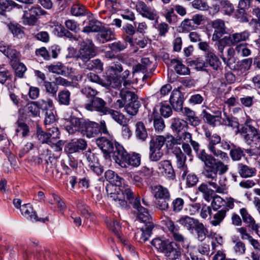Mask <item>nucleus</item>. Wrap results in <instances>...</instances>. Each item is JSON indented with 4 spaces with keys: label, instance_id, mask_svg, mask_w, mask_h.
Returning a JSON list of instances; mask_svg holds the SVG:
<instances>
[{
    "label": "nucleus",
    "instance_id": "nucleus-62",
    "mask_svg": "<svg viewBox=\"0 0 260 260\" xmlns=\"http://www.w3.org/2000/svg\"><path fill=\"white\" fill-rule=\"evenodd\" d=\"M38 102H32L27 105L28 113L34 117L39 116L40 110Z\"/></svg>",
    "mask_w": 260,
    "mask_h": 260
},
{
    "label": "nucleus",
    "instance_id": "nucleus-36",
    "mask_svg": "<svg viewBox=\"0 0 260 260\" xmlns=\"http://www.w3.org/2000/svg\"><path fill=\"white\" fill-rule=\"evenodd\" d=\"M166 142V138L163 136H157L153 137L149 142V149L161 150Z\"/></svg>",
    "mask_w": 260,
    "mask_h": 260
},
{
    "label": "nucleus",
    "instance_id": "nucleus-23",
    "mask_svg": "<svg viewBox=\"0 0 260 260\" xmlns=\"http://www.w3.org/2000/svg\"><path fill=\"white\" fill-rule=\"evenodd\" d=\"M20 211L22 215L27 218H29L31 220H34L35 221H42L45 222L46 220H48L46 217L39 218L37 215L36 212L35 211L30 204H23L21 208H20Z\"/></svg>",
    "mask_w": 260,
    "mask_h": 260
},
{
    "label": "nucleus",
    "instance_id": "nucleus-11",
    "mask_svg": "<svg viewBox=\"0 0 260 260\" xmlns=\"http://www.w3.org/2000/svg\"><path fill=\"white\" fill-rule=\"evenodd\" d=\"M87 146V142L84 139H74L64 146V151L70 157L73 153L85 150Z\"/></svg>",
    "mask_w": 260,
    "mask_h": 260
},
{
    "label": "nucleus",
    "instance_id": "nucleus-46",
    "mask_svg": "<svg viewBox=\"0 0 260 260\" xmlns=\"http://www.w3.org/2000/svg\"><path fill=\"white\" fill-rule=\"evenodd\" d=\"M9 30L13 34L14 37L18 38H22L24 36L23 27L17 23H10L8 24Z\"/></svg>",
    "mask_w": 260,
    "mask_h": 260
},
{
    "label": "nucleus",
    "instance_id": "nucleus-39",
    "mask_svg": "<svg viewBox=\"0 0 260 260\" xmlns=\"http://www.w3.org/2000/svg\"><path fill=\"white\" fill-rule=\"evenodd\" d=\"M36 135L38 140L42 144L51 145L55 143V142L51 141L48 132L43 131L40 127L37 128Z\"/></svg>",
    "mask_w": 260,
    "mask_h": 260
},
{
    "label": "nucleus",
    "instance_id": "nucleus-6",
    "mask_svg": "<svg viewBox=\"0 0 260 260\" xmlns=\"http://www.w3.org/2000/svg\"><path fill=\"white\" fill-rule=\"evenodd\" d=\"M151 243L159 252L170 259H176L181 254L180 247L173 241L162 240L159 238L153 239Z\"/></svg>",
    "mask_w": 260,
    "mask_h": 260
},
{
    "label": "nucleus",
    "instance_id": "nucleus-7",
    "mask_svg": "<svg viewBox=\"0 0 260 260\" xmlns=\"http://www.w3.org/2000/svg\"><path fill=\"white\" fill-rule=\"evenodd\" d=\"M239 133L246 144L260 149V132L252 125L249 124L238 129Z\"/></svg>",
    "mask_w": 260,
    "mask_h": 260
},
{
    "label": "nucleus",
    "instance_id": "nucleus-42",
    "mask_svg": "<svg viewBox=\"0 0 260 260\" xmlns=\"http://www.w3.org/2000/svg\"><path fill=\"white\" fill-rule=\"evenodd\" d=\"M106 114H109L113 120L120 125L125 122L124 115L118 111L109 108L106 111Z\"/></svg>",
    "mask_w": 260,
    "mask_h": 260
},
{
    "label": "nucleus",
    "instance_id": "nucleus-17",
    "mask_svg": "<svg viewBox=\"0 0 260 260\" xmlns=\"http://www.w3.org/2000/svg\"><path fill=\"white\" fill-rule=\"evenodd\" d=\"M87 120L83 118L71 117L70 125L66 126V129L70 134H73L75 132L83 133V130Z\"/></svg>",
    "mask_w": 260,
    "mask_h": 260
},
{
    "label": "nucleus",
    "instance_id": "nucleus-27",
    "mask_svg": "<svg viewBox=\"0 0 260 260\" xmlns=\"http://www.w3.org/2000/svg\"><path fill=\"white\" fill-rule=\"evenodd\" d=\"M182 114L186 116L188 124L193 127H197L202 123V120L197 116L195 112L188 108H184Z\"/></svg>",
    "mask_w": 260,
    "mask_h": 260
},
{
    "label": "nucleus",
    "instance_id": "nucleus-31",
    "mask_svg": "<svg viewBox=\"0 0 260 260\" xmlns=\"http://www.w3.org/2000/svg\"><path fill=\"white\" fill-rule=\"evenodd\" d=\"M104 25L100 21L95 19H89L87 25L83 28L84 32H99L103 28Z\"/></svg>",
    "mask_w": 260,
    "mask_h": 260
},
{
    "label": "nucleus",
    "instance_id": "nucleus-43",
    "mask_svg": "<svg viewBox=\"0 0 260 260\" xmlns=\"http://www.w3.org/2000/svg\"><path fill=\"white\" fill-rule=\"evenodd\" d=\"M121 187L116 186L112 184H108L106 189L108 195L115 201H118L119 192H120Z\"/></svg>",
    "mask_w": 260,
    "mask_h": 260
},
{
    "label": "nucleus",
    "instance_id": "nucleus-19",
    "mask_svg": "<svg viewBox=\"0 0 260 260\" xmlns=\"http://www.w3.org/2000/svg\"><path fill=\"white\" fill-rule=\"evenodd\" d=\"M96 143L106 158L109 157L110 153L113 152L115 150L113 142L106 138H100L96 140Z\"/></svg>",
    "mask_w": 260,
    "mask_h": 260
},
{
    "label": "nucleus",
    "instance_id": "nucleus-25",
    "mask_svg": "<svg viewBox=\"0 0 260 260\" xmlns=\"http://www.w3.org/2000/svg\"><path fill=\"white\" fill-rule=\"evenodd\" d=\"M172 153L175 157L177 167L182 169L184 171L183 176L185 175L186 170V166L185 165L186 155L182 152L181 149L177 147L173 148Z\"/></svg>",
    "mask_w": 260,
    "mask_h": 260
},
{
    "label": "nucleus",
    "instance_id": "nucleus-60",
    "mask_svg": "<svg viewBox=\"0 0 260 260\" xmlns=\"http://www.w3.org/2000/svg\"><path fill=\"white\" fill-rule=\"evenodd\" d=\"M246 43H241L236 46L235 50L237 53L243 56H248L251 53L250 50Z\"/></svg>",
    "mask_w": 260,
    "mask_h": 260
},
{
    "label": "nucleus",
    "instance_id": "nucleus-5",
    "mask_svg": "<svg viewBox=\"0 0 260 260\" xmlns=\"http://www.w3.org/2000/svg\"><path fill=\"white\" fill-rule=\"evenodd\" d=\"M113 153V158L115 162L123 168L129 166L136 167L140 165L141 157L139 154H130L119 144L115 145Z\"/></svg>",
    "mask_w": 260,
    "mask_h": 260
},
{
    "label": "nucleus",
    "instance_id": "nucleus-55",
    "mask_svg": "<svg viewBox=\"0 0 260 260\" xmlns=\"http://www.w3.org/2000/svg\"><path fill=\"white\" fill-rule=\"evenodd\" d=\"M221 8L224 13L228 15H231L234 11L233 5L227 0L222 1L220 2Z\"/></svg>",
    "mask_w": 260,
    "mask_h": 260
},
{
    "label": "nucleus",
    "instance_id": "nucleus-49",
    "mask_svg": "<svg viewBox=\"0 0 260 260\" xmlns=\"http://www.w3.org/2000/svg\"><path fill=\"white\" fill-rule=\"evenodd\" d=\"M43 85L45 88L46 93L50 94L52 96H56L58 87L55 82L44 81Z\"/></svg>",
    "mask_w": 260,
    "mask_h": 260
},
{
    "label": "nucleus",
    "instance_id": "nucleus-35",
    "mask_svg": "<svg viewBox=\"0 0 260 260\" xmlns=\"http://www.w3.org/2000/svg\"><path fill=\"white\" fill-rule=\"evenodd\" d=\"M221 125L230 126L233 128H239V123L238 119L232 116L228 115L225 112H223V116H222Z\"/></svg>",
    "mask_w": 260,
    "mask_h": 260
},
{
    "label": "nucleus",
    "instance_id": "nucleus-1",
    "mask_svg": "<svg viewBox=\"0 0 260 260\" xmlns=\"http://www.w3.org/2000/svg\"><path fill=\"white\" fill-rule=\"evenodd\" d=\"M118 201L122 207H126L128 202L136 209L137 212V218L141 223L140 230L135 234V239L141 243L147 241L152 234L154 224L152 221L148 210L140 204V198H135L134 192L128 187L121 186Z\"/></svg>",
    "mask_w": 260,
    "mask_h": 260
},
{
    "label": "nucleus",
    "instance_id": "nucleus-58",
    "mask_svg": "<svg viewBox=\"0 0 260 260\" xmlns=\"http://www.w3.org/2000/svg\"><path fill=\"white\" fill-rule=\"evenodd\" d=\"M106 6L113 13L121 9L120 4L117 0H106Z\"/></svg>",
    "mask_w": 260,
    "mask_h": 260
},
{
    "label": "nucleus",
    "instance_id": "nucleus-29",
    "mask_svg": "<svg viewBox=\"0 0 260 260\" xmlns=\"http://www.w3.org/2000/svg\"><path fill=\"white\" fill-rule=\"evenodd\" d=\"M252 63V58L244 59L241 61L238 62L234 67V71L236 72L238 76L246 75L247 71L250 69Z\"/></svg>",
    "mask_w": 260,
    "mask_h": 260
},
{
    "label": "nucleus",
    "instance_id": "nucleus-3",
    "mask_svg": "<svg viewBox=\"0 0 260 260\" xmlns=\"http://www.w3.org/2000/svg\"><path fill=\"white\" fill-rule=\"evenodd\" d=\"M96 54V48L92 40L86 39L81 43V47L76 56L79 66L89 70L93 69L100 72L103 70V64L99 59L90 60Z\"/></svg>",
    "mask_w": 260,
    "mask_h": 260
},
{
    "label": "nucleus",
    "instance_id": "nucleus-32",
    "mask_svg": "<svg viewBox=\"0 0 260 260\" xmlns=\"http://www.w3.org/2000/svg\"><path fill=\"white\" fill-rule=\"evenodd\" d=\"M198 219L187 215L181 216L177 220L180 224L186 228L188 230H193L194 226L197 223H198Z\"/></svg>",
    "mask_w": 260,
    "mask_h": 260
},
{
    "label": "nucleus",
    "instance_id": "nucleus-28",
    "mask_svg": "<svg viewBox=\"0 0 260 260\" xmlns=\"http://www.w3.org/2000/svg\"><path fill=\"white\" fill-rule=\"evenodd\" d=\"M100 125L95 122L87 121L82 134L88 138L95 137L100 133Z\"/></svg>",
    "mask_w": 260,
    "mask_h": 260
},
{
    "label": "nucleus",
    "instance_id": "nucleus-57",
    "mask_svg": "<svg viewBox=\"0 0 260 260\" xmlns=\"http://www.w3.org/2000/svg\"><path fill=\"white\" fill-rule=\"evenodd\" d=\"M184 201L181 198H177L173 200L172 202V210L175 213H179L183 208Z\"/></svg>",
    "mask_w": 260,
    "mask_h": 260
},
{
    "label": "nucleus",
    "instance_id": "nucleus-53",
    "mask_svg": "<svg viewBox=\"0 0 260 260\" xmlns=\"http://www.w3.org/2000/svg\"><path fill=\"white\" fill-rule=\"evenodd\" d=\"M5 55L10 59L12 61L17 62L19 61L20 53L16 49L11 46H9Z\"/></svg>",
    "mask_w": 260,
    "mask_h": 260
},
{
    "label": "nucleus",
    "instance_id": "nucleus-37",
    "mask_svg": "<svg viewBox=\"0 0 260 260\" xmlns=\"http://www.w3.org/2000/svg\"><path fill=\"white\" fill-rule=\"evenodd\" d=\"M99 32H100L96 35V39L100 43L103 44L112 40L113 33L110 29L104 26L102 30Z\"/></svg>",
    "mask_w": 260,
    "mask_h": 260
},
{
    "label": "nucleus",
    "instance_id": "nucleus-20",
    "mask_svg": "<svg viewBox=\"0 0 260 260\" xmlns=\"http://www.w3.org/2000/svg\"><path fill=\"white\" fill-rule=\"evenodd\" d=\"M240 213L244 222L247 223L249 228L260 236V224L255 223V221L249 214L247 210L245 208H241L240 210Z\"/></svg>",
    "mask_w": 260,
    "mask_h": 260
},
{
    "label": "nucleus",
    "instance_id": "nucleus-51",
    "mask_svg": "<svg viewBox=\"0 0 260 260\" xmlns=\"http://www.w3.org/2000/svg\"><path fill=\"white\" fill-rule=\"evenodd\" d=\"M16 124H17V128L16 129L17 135L21 132L20 135L23 137L27 136L29 133V128L27 125L20 120H18Z\"/></svg>",
    "mask_w": 260,
    "mask_h": 260
},
{
    "label": "nucleus",
    "instance_id": "nucleus-64",
    "mask_svg": "<svg viewBox=\"0 0 260 260\" xmlns=\"http://www.w3.org/2000/svg\"><path fill=\"white\" fill-rule=\"evenodd\" d=\"M11 79V73L4 66H0V83L4 84L7 80Z\"/></svg>",
    "mask_w": 260,
    "mask_h": 260
},
{
    "label": "nucleus",
    "instance_id": "nucleus-12",
    "mask_svg": "<svg viewBox=\"0 0 260 260\" xmlns=\"http://www.w3.org/2000/svg\"><path fill=\"white\" fill-rule=\"evenodd\" d=\"M235 200L229 198L224 200L218 196L214 197L211 203V207L214 211L226 210H229L234 207Z\"/></svg>",
    "mask_w": 260,
    "mask_h": 260
},
{
    "label": "nucleus",
    "instance_id": "nucleus-52",
    "mask_svg": "<svg viewBox=\"0 0 260 260\" xmlns=\"http://www.w3.org/2000/svg\"><path fill=\"white\" fill-rule=\"evenodd\" d=\"M71 13L75 16H81L85 14V7L79 3L73 4L71 8Z\"/></svg>",
    "mask_w": 260,
    "mask_h": 260
},
{
    "label": "nucleus",
    "instance_id": "nucleus-14",
    "mask_svg": "<svg viewBox=\"0 0 260 260\" xmlns=\"http://www.w3.org/2000/svg\"><path fill=\"white\" fill-rule=\"evenodd\" d=\"M136 9L143 17L150 20H157L158 17L156 11L154 9L147 6L144 2L138 1L136 5Z\"/></svg>",
    "mask_w": 260,
    "mask_h": 260
},
{
    "label": "nucleus",
    "instance_id": "nucleus-33",
    "mask_svg": "<svg viewBox=\"0 0 260 260\" xmlns=\"http://www.w3.org/2000/svg\"><path fill=\"white\" fill-rule=\"evenodd\" d=\"M188 126L187 122L182 119L174 118L171 121V128L173 132L178 134Z\"/></svg>",
    "mask_w": 260,
    "mask_h": 260
},
{
    "label": "nucleus",
    "instance_id": "nucleus-8",
    "mask_svg": "<svg viewBox=\"0 0 260 260\" xmlns=\"http://www.w3.org/2000/svg\"><path fill=\"white\" fill-rule=\"evenodd\" d=\"M204 135L208 142L207 147L209 150L216 157H219L221 159L228 158V154L216 148V146L221 143V137L217 134H212L208 128H204Z\"/></svg>",
    "mask_w": 260,
    "mask_h": 260
},
{
    "label": "nucleus",
    "instance_id": "nucleus-38",
    "mask_svg": "<svg viewBox=\"0 0 260 260\" xmlns=\"http://www.w3.org/2000/svg\"><path fill=\"white\" fill-rule=\"evenodd\" d=\"M56 100L59 105L69 106L71 101L70 92L66 89L60 90L58 93Z\"/></svg>",
    "mask_w": 260,
    "mask_h": 260
},
{
    "label": "nucleus",
    "instance_id": "nucleus-2",
    "mask_svg": "<svg viewBox=\"0 0 260 260\" xmlns=\"http://www.w3.org/2000/svg\"><path fill=\"white\" fill-rule=\"evenodd\" d=\"M198 158L204 163V174L208 179H216L217 173L220 175L225 174L229 170V167L222 161L215 158L212 155L208 154L204 149L200 150L199 142L192 140L190 142Z\"/></svg>",
    "mask_w": 260,
    "mask_h": 260
},
{
    "label": "nucleus",
    "instance_id": "nucleus-50",
    "mask_svg": "<svg viewBox=\"0 0 260 260\" xmlns=\"http://www.w3.org/2000/svg\"><path fill=\"white\" fill-rule=\"evenodd\" d=\"M54 32L60 37H66L68 38H72L73 37V34L60 24L55 25Z\"/></svg>",
    "mask_w": 260,
    "mask_h": 260
},
{
    "label": "nucleus",
    "instance_id": "nucleus-10",
    "mask_svg": "<svg viewBox=\"0 0 260 260\" xmlns=\"http://www.w3.org/2000/svg\"><path fill=\"white\" fill-rule=\"evenodd\" d=\"M166 225L171 234V237L179 247L182 246L183 248L188 247V243L187 239L180 232V227L177 224L170 220L166 222Z\"/></svg>",
    "mask_w": 260,
    "mask_h": 260
},
{
    "label": "nucleus",
    "instance_id": "nucleus-41",
    "mask_svg": "<svg viewBox=\"0 0 260 260\" xmlns=\"http://www.w3.org/2000/svg\"><path fill=\"white\" fill-rule=\"evenodd\" d=\"M230 155L232 160L239 161L245 155L243 150L241 147L233 145L230 151Z\"/></svg>",
    "mask_w": 260,
    "mask_h": 260
},
{
    "label": "nucleus",
    "instance_id": "nucleus-18",
    "mask_svg": "<svg viewBox=\"0 0 260 260\" xmlns=\"http://www.w3.org/2000/svg\"><path fill=\"white\" fill-rule=\"evenodd\" d=\"M211 25L214 30L212 36L213 41L218 40L223 35L227 33L224 21L222 19H217L212 21Z\"/></svg>",
    "mask_w": 260,
    "mask_h": 260
},
{
    "label": "nucleus",
    "instance_id": "nucleus-13",
    "mask_svg": "<svg viewBox=\"0 0 260 260\" xmlns=\"http://www.w3.org/2000/svg\"><path fill=\"white\" fill-rule=\"evenodd\" d=\"M85 108L87 110L95 111L103 115H106V111L109 108L107 107L106 102L102 98L97 96L93 98L91 101L86 104Z\"/></svg>",
    "mask_w": 260,
    "mask_h": 260
},
{
    "label": "nucleus",
    "instance_id": "nucleus-21",
    "mask_svg": "<svg viewBox=\"0 0 260 260\" xmlns=\"http://www.w3.org/2000/svg\"><path fill=\"white\" fill-rule=\"evenodd\" d=\"M151 192L156 199H170L171 195L169 189L159 184L150 186Z\"/></svg>",
    "mask_w": 260,
    "mask_h": 260
},
{
    "label": "nucleus",
    "instance_id": "nucleus-26",
    "mask_svg": "<svg viewBox=\"0 0 260 260\" xmlns=\"http://www.w3.org/2000/svg\"><path fill=\"white\" fill-rule=\"evenodd\" d=\"M205 61L207 67L209 66L216 71L221 70V62L214 51L206 53Z\"/></svg>",
    "mask_w": 260,
    "mask_h": 260
},
{
    "label": "nucleus",
    "instance_id": "nucleus-48",
    "mask_svg": "<svg viewBox=\"0 0 260 260\" xmlns=\"http://www.w3.org/2000/svg\"><path fill=\"white\" fill-rule=\"evenodd\" d=\"M38 18L33 17L30 14L29 12L25 10L23 11V15L22 17V23L24 25L34 26L38 21Z\"/></svg>",
    "mask_w": 260,
    "mask_h": 260
},
{
    "label": "nucleus",
    "instance_id": "nucleus-22",
    "mask_svg": "<svg viewBox=\"0 0 260 260\" xmlns=\"http://www.w3.org/2000/svg\"><path fill=\"white\" fill-rule=\"evenodd\" d=\"M249 31L244 30L242 32L230 34L228 36H225L224 39L228 40V43L231 45H235L240 42L247 40L249 38Z\"/></svg>",
    "mask_w": 260,
    "mask_h": 260
},
{
    "label": "nucleus",
    "instance_id": "nucleus-63",
    "mask_svg": "<svg viewBox=\"0 0 260 260\" xmlns=\"http://www.w3.org/2000/svg\"><path fill=\"white\" fill-rule=\"evenodd\" d=\"M24 9H27L25 10L26 11H28L33 17L38 18V17L44 14L45 11L43 10L40 7L38 6H32L30 8L28 6H25Z\"/></svg>",
    "mask_w": 260,
    "mask_h": 260
},
{
    "label": "nucleus",
    "instance_id": "nucleus-56",
    "mask_svg": "<svg viewBox=\"0 0 260 260\" xmlns=\"http://www.w3.org/2000/svg\"><path fill=\"white\" fill-rule=\"evenodd\" d=\"M110 230L121 240H122V234L121 233V226L117 220H113L108 225Z\"/></svg>",
    "mask_w": 260,
    "mask_h": 260
},
{
    "label": "nucleus",
    "instance_id": "nucleus-16",
    "mask_svg": "<svg viewBox=\"0 0 260 260\" xmlns=\"http://www.w3.org/2000/svg\"><path fill=\"white\" fill-rule=\"evenodd\" d=\"M184 96L178 90H174L172 93L169 102L173 109L178 112L183 113L184 108L183 107Z\"/></svg>",
    "mask_w": 260,
    "mask_h": 260
},
{
    "label": "nucleus",
    "instance_id": "nucleus-15",
    "mask_svg": "<svg viewBox=\"0 0 260 260\" xmlns=\"http://www.w3.org/2000/svg\"><path fill=\"white\" fill-rule=\"evenodd\" d=\"M201 116L204 122L213 127L221 125L222 120L221 111H215L213 112V114H211L206 110H203L202 112Z\"/></svg>",
    "mask_w": 260,
    "mask_h": 260
},
{
    "label": "nucleus",
    "instance_id": "nucleus-40",
    "mask_svg": "<svg viewBox=\"0 0 260 260\" xmlns=\"http://www.w3.org/2000/svg\"><path fill=\"white\" fill-rule=\"evenodd\" d=\"M171 63L172 64H175L174 68L177 74L181 75H185L189 74V69L185 65L183 64L180 61L176 59H173L171 60Z\"/></svg>",
    "mask_w": 260,
    "mask_h": 260
},
{
    "label": "nucleus",
    "instance_id": "nucleus-54",
    "mask_svg": "<svg viewBox=\"0 0 260 260\" xmlns=\"http://www.w3.org/2000/svg\"><path fill=\"white\" fill-rule=\"evenodd\" d=\"M39 106L43 111L47 112L49 110L53 111L54 107L53 101L50 99H48L47 100H41L39 102Z\"/></svg>",
    "mask_w": 260,
    "mask_h": 260
},
{
    "label": "nucleus",
    "instance_id": "nucleus-45",
    "mask_svg": "<svg viewBox=\"0 0 260 260\" xmlns=\"http://www.w3.org/2000/svg\"><path fill=\"white\" fill-rule=\"evenodd\" d=\"M198 190L203 194L204 199L209 202L212 199L214 190L208 188L207 184L202 183L198 187Z\"/></svg>",
    "mask_w": 260,
    "mask_h": 260
},
{
    "label": "nucleus",
    "instance_id": "nucleus-59",
    "mask_svg": "<svg viewBox=\"0 0 260 260\" xmlns=\"http://www.w3.org/2000/svg\"><path fill=\"white\" fill-rule=\"evenodd\" d=\"M81 92L88 99L89 102L96 97V95L98 93L96 90L89 86L82 88L81 89Z\"/></svg>",
    "mask_w": 260,
    "mask_h": 260
},
{
    "label": "nucleus",
    "instance_id": "nucleus-44",
    "mask_svg": "<svg viewBox=\"0 0 260 260\" xmlns=\"http://www.w3.org/2000/svg\"><path fill=\"white\" fill-rule=\"evenodd\" d=\"M193 230L196 231L199 241H202L205 239L208 231L202 222L199 221L194 226Z\"/></svg>",
    "mask_w": 260,
    "mask_h": 260
},
{
    "label": "nucleus",
    "instance_id": "nucleus-47",
    "mask_svg": "<svg viewBox=\"0 0 260 260\" xmlns=\"http://www.w3.org/2000/svg\"><path fill=\"white\" fill-rule=\"evenodd\" d=\"M229 210H216L217 212L213 215V219L211 221V224L214 226L219 225L223 220Z\"/></svg>",
    "mask_w": 260,
    "mask_h": 260
},
{
    "label": "nucleus",
    "instance_id": "nucleus-9",
    "mask_svg": "<svg viewBox=\"0 0 260 260\" xmlns=\"http://www.w3.org/2000/svg\"><path fill=\"white\" fill-rule=\"evenodd\" d=\"M87 78L90 82L99 84L107 89H119L121 87L122 82L117 77L107 76L104 79H101L98 75L90 72L87 74Z\"/></svg>",
    "mask_w": 260,
    "mask_h": 260
},
{
    "label": "nucleus",
    "instance_id": "nucleus-61",
    "mask_svg": "<svg viewBox=\"0 0 260 260\" xmlns=\"http://www.w3.org/2000/svg\"><path fill=\"white\" fill-rule=\"evenodd\" d=\"M153 126L156 132L160 133L165 127L164 120L160 116L155 117L153 119Z\"/></svg>",
    "mask_w": 260,
    "mask_h": 260
},
{
    "label": "nucleus",
    "instance_id": "nucleus-34",
    "mask_svg": "<svg viewBox=\"0 0 260 260\" xmlns=\"http://www.w3.org/2000/svg\"><path fill=\"white\" fill-rule=\"evenodd\" d=\"M135 136L137 139L144 142L148 137V133L144 124L139 121L135 124Z\"/></svg>",
    "mask_w": 260,
    "mask_h": 260
},
{
    "label": "nucleus",
    "instance_id": "nucleus-30",
    "mask_svg": "<svg viewBox=\"0 0 260 260\" xmlns=\"http://www.w3.org/2000/svg\"><path fill=\"white\" fill-rule=\"evenodd\" d=\"M158 169L162 170V173L171 180H174L176 176L171 163L168 160L161 161L158 164Z\"/></svg>",
    "mask_w": 260,
    "mask_h": 260
},
{
    "label": "nucleus",
    "instance_id": "nucleus-24",
    "mask_svg": "<svg viewBox=\"0 0 260 260\" xmlns=\"http://www.w3.org/2000/svg\"><path fill=\"white\" fill-rule=\"evenodd\" d=\"M237 171L240 176L243 178L253 177L256 174V170L254 167L243 163L237 165Z\"/></svg>",
    "mask_w": 260,
    "mask_h": 260
},
{
    "label": "nucleus",
    "instance_id": "nucleus-4",
    "mask_svg": "<svg viewBox=\"0 0 260 260\" xmlns=\"http://www.w3.org/2000/svg\"><path fill=\"white\" fill-rule=\"evenodd\" d=\"M135 89L124 87L119 91V99L115 104L120 109L124 108L125 111L131 116L136 115L141 107V103Z\"/></svg>",
    "mask_w": 260,
    "mask_h": 260
}]
</instances>
